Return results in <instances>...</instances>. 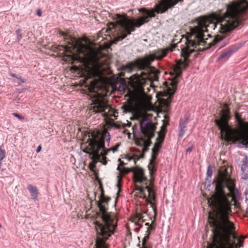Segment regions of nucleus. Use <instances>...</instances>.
<instances>
[{
  "mask_svg": "<svg viewBox=\"0 0 248 248\" xmlns=\"http://www.w3.org/2000/svg\"><path fill=\"white\" fill-rule=\"evenodd\" d=\"M147 211H143L140 212L137 211L136 213L131 217V220L134 222L135 224L141 226V223L144 222L147 220V218H149V217L147 214ZM151 219V218L150 217Z\"/></svg>",
  "mask_w": 248,
  "mask_h": 248,
  "instance_id": "16",
  "label": "nucleus"
},
{
  "mask_svg": "<svg viewBox=\"0 0 248 248\" xmlns=\"http://www.w3.org/2000/svg\"><path fill=\"white\" fill-rule=\"evenodd\" d=\"M60 34L63 37L67 44L58 46L57 47L58 50L62 51V54L72 59L77 57L79 60L86 61L84 63L85 72L89 78L95 77L97 73V69L91 65L87 61L88 58L93 52V48L62 31H60Z\"/></svg>",
  "mask_w": 248,
  "mask_h": 248,
  "instance_id": "6",
  "label": "nucleus"
},
{
  "mask_svg": "<svg viewBox=\"0 0 248 248\" xmlns=\"http://www.w3.org/2000/svg\"><path fill=\"white\" fill-rule=\"evenodd\" d=\"M163 125L161 126L162 130H166L167 126L169 124V123H166L165 121H163Z\"/></svg>",
  "mask_w": 248,
  "mask_h": 248,
  "instance_id": "31",
  "label": "nucleus"
},
{
  "mask_svg": "<svg viewBox=\"0 0 248 248\" xmlns=\"http://www.w3.org/2000/svg\"><path fill=\"white\" fill-rule=\"evenodd\" d=\"M182 42H183V41H182V40H181V41H180V42L178 43L176 45V46H178V44H179V43H180V44H181V43H182ZM175 45H173V46H172V47L170 49V51H172L174 50V49L175 48Z\"/></svg>",
  "mask_w": 248,
  "mask_h": 248,
  "instance_id": "34",
  "label": "nucleus"
},
{
  "mask_svg": "<svg viewBox=\"0 0 248 248\" xmlns=\"http://www.w3.org/2000/svg\"><path fill=\"white\" fill-rule=\"evenodd\" d=\"M157 154H158L157 151H156L155 148H153L152 149V158L150 160V162L151 161L154 160L155 161V160H156V156H157Z\"/></svg>",
  "mask_w": 248,
  "mask_h": 248,
  "instance_id": "25",
  "label": "nucleus"
},
{
  "mask_svg": "<svg viewBox=\"0 0 248 248\" xmlns=\"http://www.w3.org/2000/svg\"><path fill=\"white\" fill-rule=\"evenodd\" d=\"M169 51L168 49H159L155 50L152 54L145 56L143 58H138L133 62H129L121 67V70L131 72L135 68L140 71H148L152 62L155 59L160 60L165 57Z\"/></svg>",
  "mask_w": 248,
  "mask_h": 248,
  "instance_id": "9",
  "label": "nucleus"
},
{
  "mask_svg": "<svg viewBox=\"0 0 248 248\" xmlns=\"http://www.w3.org/2000/svg\"><path fill=\"white\" fill-rule=\"evenodd\" d=\"M90 155L92 156V158L93 159V161L89 164V167L90 170L93 171H95V169L96 168V164L98 162H102L103 164L106 165L107 161V160H103L102 158V155H100L99 153H98V156H96L95 153H94L93 151L89 147V152H88Z\"/></svg>",
  "mask_w": 248,
  "mask_h": 248,
  "instance_id": "15",
  "label": "nucleus"
},
{
  "mask_svg": "<svg viewBox=\"0 0 248 248\" xmlns=\"http://www.w3.org/2000/svg\"><path fill=\"white\" fill-rule=\"evenodd\" d=\"M122 108L123 109L124 112L126 113L132 112L133 110V107L129 105H124L122 107Z\"/></svg>",
  "mask_w": 248,
  "mask_h": 248,
  "instance_id": "22",
  "label": "nucleus"
},
{
  "mask_svg": "<svg viewBox=\"0 0 248 248\" xmlns=\"http://www.w3.org/2000/svg\"><path fill=\"white\" fill-rule=\"evenodd\" d=\"M145 225L148 226L147 231L146 232V235L149 234V237L151 233V231L155 229V226L153 224V223L151 225H150L149 223L148 222L146 223Z\"/></svg>",
  "mask_w": 248,
  "mask_h": 248,
  "instance_id": "23",
  "label": "nucleus"
},
{
  "mask_svg": "<svg viewBox=\"0 0 248 248\" xmlns=\"http://www.w3.org/2000/svg\"><path fill=\"white\" fill-rule=\"evenodd\" d=\"M213 173V170L211 167L209 166L207 168L206 175L207 177L211 178Z\"/></svg>",
  "mask_w": 248,
  "mask_h": 248,
  "instance_id": "28",
  "label": "nucleus"
},
{
  "mask_svg": "<svg viewBox=\"0 0 248 248\" xmlns=\"http://www.w3.org/2000/svg\"><path fill=\"white\" fill-rule=\"evenodd\" d=\"M112 109L113 108L103 100L97 101L90 107V112L91 114L104 112L106 116H108V112L111 111Z\"/></svg>",
  "mask_w": 248,
  "mask_h": 248,
  "instance_id": "13",
  "label": "nucleus"
},
{
  "mask_svg": "<svg viewBox=\"0 0 248 248\" xmlns=\"http://www.w3.org/2000/svg\"><path fill=\"white\" fill-rule=\"evenodd\" d=\"M37 15L39 16H42V12H41V10L40 9H38L37 10Z\"/></svg>",
  "mask_w": 248,
  "mask_h": 248,
  "instance_id": "36",
  "label": "nucleus"
},
{
  "mask_svg": "<svg viewBox=\"0 0 248 248\" xmlns=\"http://www.w3.org/2000/svg\"><path fill=\"white\" fill-rule=\"evenodd\" d=\"M235 119L237 123V128H233L235 131L230 132L229 142H240L246 147L248 146V122L244 121L241 115L237 112L234 113Z\"/></svg>",
  "mask_w": 248,
  "mask_h": 248,
  "instance_id": "10",
  "label": "nucleus"
},
{
  "mask_svg": "<svg viewBox=\"0 0 248 248\" xmlns=\"http://www.w3.org/2000/svg\"><path fill=\"white\" fill-rule=\"evenodd\" d=\"M149 239V234L145 235L142 239L141 248H152V245L148 243L147 241Z\"/></svg>",
  "mask_w": 248,
  "mask_h": 248,
  "instance_id": "21",
  "label": "nucleus"
},
{
  "mask_svg": "<svg viewBox=\"0 0 248 248\" xmlns=\"http://www.w3.org/2000/svg\"><path fill=\"white\" fill-rule=\"evenodd\" d=\"M5 157V151L0 147V164Z\"/></svg>",
  "mask_w": 248,
  "mask_h": 248,
  "instance_id": "27",
  "label": "nucleus"
},
{
  "mask_svg": "<svg viewBox=\"0 0 248 248\" xmlns=\"http://www.w3.org/2000/svg\"><path fill=\"white\" fill-rule=\"evenodd\" d=\"M13 115L15 117L17 118L20 120H23L24 119V117H23L22 116L19 115V114H18L17 113H13Z\"/></svg>",
  "mask_w": 248,
  "mask_h": 248,
  "instance_id": "30",
  "label": "nucleus"
},
{
  "mask_svg": "<svg viewBox=\"0 0 248 248\" xmlns=\"http://www.w3.org/2000/svg\"><path fill=\"white\" fill-rule=\"evenodd\" d=\"M140 130L142 135L140 138L135 139V144L142 148L141 150L140 149H135V151L139 153L142 152L140 155H134L133 159L135 164L136 161L140 158L144 157V154L149 150V147L152 143L151 139L155 136L156 126L153 123L152 121L148 118H145L140 121Z\"/></svg>",
  "mask_w": 248,
  "mask_h": 248,
  "instance_id": "8",
  "label": "nucleus"
},
{
  "mask_svg": "<svg viewBox=\"0 0 248 248\" xmlns=\"http://www.w3.org/2000/svg\"><path fill=\"white\" fill-rule=\"evenodd\" d=\"M196 25L189 26L186 29V36L184 42V45H181V56L184 58V61L175 66L173 70V75L175 78L170 81H166L164 83V92L159 93L161 96L171 97L174 94L177 89L178 81L176 78L182 74V68H186L188 65V58L190 54L196 51H203L211 47L213 45L219 46L221 40L217 38L214 39V44L207 43L204 39V32H208L207 27L209 26L208 19L205 17H201L196 20Z\"/></svg>",
  "mask_w": 248,
  "mask_h": 248,
  "instance_id": "2",
  "label": "nucleus"
},
{
  "mask_svg": "<svg viewBox=\"0 0 248 248\" xmlns=\"http://www.w3.org/2000/svg\"><path fill=\"white\" fill-rule=\"evenodd\" d=\"M91 138H89L88 141L89 146L95 153L96 156H98V153L100 154L106 148L105 147V140H106L109 145L111 139L109 133L106 129L100 132L98 130L93 131L91 134Z\"/></svg>",
  "mask_w": 248,
  "mask_h": 248,
  "instance_id": "11",
  "label": "nucleus"
},
{
  "mask_svg": "<svg viewBox=\"0 0 248 248\" xmlns=\"http://www.w3.org/2000/svg\"><path fill=\"white\" fill-rule=\"evenodd\" d=\"M27 189L30 192L32 199L34 201L37 200L38 195V191L37 187L32 185H29L27 187Z\"/></svg>",
  "mask_w": 248,
  "mask_h": 248,
  "instance_id": "18",
  "label": "nucleus"
},
{
  "mask_svg": "<svg viewBox=\"0 0 248 248\" xmlns=\"http://www.w3.org/2000/svg\"><path fill=\"white\" fill-rule=\"evenodd\" d=\"M119 175H120V174H119ZM118 183L117 184V186L120 189L121 187V185H120V183L121 181H122V180H121V178H120V175L118 176Z\"/></svg>",
  "mask_w": 248,
  "mask_h": 248,
  "instance_id": "32",
  "label": "nucleus"
},
{
  "mask_svg": "<svg viewBox=\"0 0 248 248\" xmlns=\"http://www.w3.org/2000/svg\"><path fill=\"white\" fill-rule=\"evenodd\" d=\"M97 202L102 221H96V238L94 248H108L107 241L114 234L117 227L118 219L115 214L108 212V204L110 198L106 197L103 189Z\"/></svg>",
  "mask_w": 248,
  "mask_h": 248,
  "instance_id": "4",
  "label": "nucleus"
},
{
  "mask_svg": "<svg viewBox=\"0 0 248 248\" xmlns=\"http://www.w3.org/2000/svg\"><path fill=\"white\" fill-rule=\"evenodd\" d=\"M158 137L156 140H158L159 139H160L161 142H162L164 140V137H165L164 134H162L161 132H159L158 133Z\"/></svg>",
  "mask_w": 248,
  "mask_h": 248,
  "instance_id": "29",
  "label": "nucleus"
},
{
  "mask_svg": "<svg viewBox=\"0 0 248 248\" xmlns=\"http://www.w3.org/2000/svg\"><path fill=\"white\" fill-rule=\"evenodd\" d=\"M243 46V43L235 44L224 50L217 58L218 61L227 59L233 53L237 51Z\"/></svg>",
  "mask_w": 248,
  "mask_h": 248,
  "instance_id": "14",
  "label": "nucleus"
},
{
  "mask_svg": "<svg viewBox=\"0 0 248 248\" xmlns=\"http://www.w3.org/2000/svg\"><path fill=\"white\" fill-rule=\"evenodd\" d=\"M215 183V193L208 202L214 209L215 217L209 216L211 220L213 244L208 243L206 248H219L217 244H221L229 235L235 232V226L229 219L232 213V202L234 201V181L226 171L219 176Z\"/></svg>",
  "mask_w": 248,
  "mask_h": 248,
  "instance_id": "1",
  "label": "nucleus"
},
{
  "mask_svg": "<svg viewBox=\"0 0 248 248\" xmlns=\"http://www.w3.org/2000/svg\"><path fill=\"white\" fill-rule=\"evenodd\" d=\"M119 161H120V163L119 164V166L117 168V170L119 171L120 173H124V174H127L128 173L129 170L124 167V166L125 165V163L124 161H122L120 159H119Z\"/></svg>",
  "mask_w": 248,
  "mask_h": 248,
  "instance_id": "20",
  "label": "nucleus"
},
{
  "mask_svg": "<svg viewBox=\"0 0 248 248\" xmlns=\"http://www.w3.org/2000/svg\"><path fill=\"white\" fill-rule=\"evenodd\" d=\"M113 126L115 127L116 128H120V126L119 125L115 124H113Z\"/></svg>",
  "mask_w": 248,
  "mask_h": 248,
  "instance_id": "39",
  "label": "nucleus"
},
{
  "mask_svg": "<svg viewBox=\"0 0 248 248\" xmlns=\"http://www.w3.org/2000/svg\"><path fill=\"white\" fill-rule=\"evenodd\" d=\"M16 78L19 80L22 83L26 82V80L23 79L20 76H17Z\"/></svg>",
  "mask_w": 248,
  "mask_h": 248,
  "instance_id": "33",
  "label": "nucleus"
},
{
  "mask_svg": "<svg viewBox=\"0 0 248 248\" xmlns=\"http://www.w3.org/2000/svg\"><path fill=\"white\" fill-rule=\"evenodd\" d=\"M226 11L218 10L211 15V18L220 23L221 31L230 32L242 23L243 16L248 10V0H234L225 4Z\"/></svg>",
  "mask_w": 248,
  "mask_h": 248,
  "instance_id": "5",
  "label": "nucleus"
},
{
  "mask_svg": "<svg viewBox=\"0 0 248 248\" xmlns=\"http://www.w3.org/2000/svg\"><path fill=\"white\" fill-rule=\"evenodd\" d=\"M188 122V118L185 117L184 120L181 119L179 122V132L178 136L182 137L186 131V124Z\"/></svg>",
  "mask_w": 248,
  "mask_h": 248,
  "instance_id": "17",
  "label": "nucleus"
},
{
  "mask_svg": "<svg viewBox=\"0 0 248 248\" xmlns=\"http://www.w3.org/2000/svg\"><path fill=\"white\" fill-rule=\"evenodd\" d=\"M16 33L17 36V40L19 42L22 38L21 30L20 29L16 30Z\"/></svg>",
  "mask_w": 248,
  "mask_h": 248,
  "instance_id": "26",
  "label": "nucleus"
},
{
  "mask_svg": "<svg viewBox=\"0 0 248 248\" xmlns=\"http://www.w3.org/2000/svg\"><path fill=\"white\" fill-rule=\"evenodd\" d=\"M231 118L230 110L228 108L227 105H224V109L221 111V116L219 119L215 120V123L220 130L221 137H224L226 141L229 142L230 138V132L235 131L232 130V128L229 124V121Z\"/></svg>",
  "mask_w": 248,
  "mask_h": 248,
  "instance_id": "12",
  "label": "nucleus"
},
{
  "mask_svg": "<svg viewBox=\"0 0 248 248\" xmlns=\"http://www.w3.org/2000/svg\"><path fill=\"white\" fill-rule=\"evenodd\" d=\"M120 145V143H117L114 147L108 149H105L102 152L100 153V155H102V158L103 160H106V155H108V153L110 151H112L113 153L118 151V148Z\"/></svg>",
  "mask_w": 248,
  "mask_h": 248,
  "instance_id": "19",
  "label": "nucleus"
},
{
  "mask_svg": "<svg viewBox=\"0 0 248 248\" xmlns=\"http://www.w3.org/2000/svg\"><path fill=\"white\" fill-rule=\"evenodd\" d=\"M193 150V147L192 146L189 147L186 150V153H190Z\"/></svg>",
  "mask_w": 248,
  "mask_h": 248,
  "instance_id": "35",
  "label": "nucleus"
},
{
  "mask_svg": "<svg viewBox=\"0 0 248 248\" xmlns=\"http://www.w3.org/2000/svg\"><path fill=\"white\" fill-rule=\"evenodd\" d=\"M248 168V159L246 158L243 160V163L241 167V170L243 172H244L247 170Z\"/></svg>",
  "mask_w": 248,
  "mask_h": 248,
  "instance_id": "24",
  "label": "nucleus"
},
{
  "mask_svg": "<svg viewBox=\"0 0 248 248\" xmlns=\"http://www.w3.org/2000/svg\"><path fill=\"white\" fill-rule=\"evenodd\" d=\"M41 146L39 145L37 148L36 152L39 153L41 151Z\"/></svg>",
  "mask_w": 248,
  "mask_h": 248,
  "instance_id": "37",
  "label": "nucleus"
},
{
  "mask_svg": "<svg viewBox=\"0 0 248 248\" xmlns=\"http://www.w3.org/2000/svg\"><path fill=\"white\" fill-rule=\"evenodd\" d=\"M1 227V224H0V228Z\"/></svg>",
  "mask_w": 248,
  "mask_h": 248,
  "instance_id": "41",
  "label": "nucleus"
},
{
  "mask_svg": "<svg viewBox=\"0 0 248 248\" xmlns=\"http://www.w3.org/2000/svg\"><path fill=\"white\" fill-rule=\"evenodd\" d=\"M9 74L10 76H11V77H14V78H16V77L17 76L16 74H13L12 73H10Z\"/></svg>",
  "mask_w": 248,
  "mask_h": 248,
  "instance_id": "38",
  "label": "nucleus"
},
{
  "mask_svg": "<svg viewBox=\"0 0 248 248\" xmlns=\"http://www.w3.org/2000/svg\"><path fill=\"white\" fill-rule=\"evenodd\" d=\"M184 0H160L158 4H156L155 8L148 9L143 8L139 9V12L143 14V16L139 18H130L126 14H117L113 16L116 20L115 25H113L115 30L118 29L116 41H120L130 35L135 31L136 28H139L144 23H147L149 19L155 16V13H163L169 9H171L178 3H182Z\"/></svg>",
  "mask_w": 248,
  "mask_h": 248,
  "instance_id": "3",
  "label": "nucleus"
},
{
  "mask_svg": "<svg viewBox=\"0 0 248 248\" xmlns=\"http://www.w3.org/2000/svg\"><path fill=\"white\" fill-rule=\"evenodd\" d=\"M155 161H151L149 165V170L151 180L149 181L144 175V170L139 167H136L134 170V180L136 185V190L140 198L145 200L147 204H149L154 213V219L157 216V208L155 202V196L153 189L154 178L153 174L156 171Z\"/></svg>",
  "mask_w": 248,
  "mask_h": 248,
  "instance_id": "7",
  "label": "nucleus"
},
{
  "mask_svg": "<svg viewBox=\"0 0 248 248\" xmlns=\"http://www.w3.org/2000/svg\"><path fill=\"white\" fill-rule=\"evenodd\" d=\"M211 25H212L213 27L214 28V29L215 28V24L214 23H210Z\"/></svg>",
  "mask_w": 248,
  "mask_h": 248,
  "instance_id": "40",
  "label": "nucleus"
}]
</instances>
